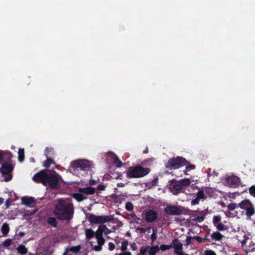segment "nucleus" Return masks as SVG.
<instances>
[{
	"instance_id": "obj_62",
	"label": "nucleus",
	"mask_w": 255,
	"mask_h": 255,
	"mask_svg": "<svg viewBox=\"0 0 255 255\" xmlns=\"http://www.w3.org/2000/svg\"><path fill=\"white\" fill-rule=\"evenodd\" d=\"M143 153H148V148H146V149L144 150L143 151Z\"/></svg>"
},
{
	"instance_id": "obj_59",
	"label": "nucleus",
	"mask_w": 255,
	"mask_h": 255,
	"mask_svg": "<svg viewBox=\"0 0 255 255\" xmlns=\"http://www.w3.org/2000/svg\"><path fill=\"white\" fill-rule=\"evenodd\" d=\"M137 230L140 231L142 233H145L146 232V229L143 228H138Z\"/></svg>"
},
{
	"instance_id": "obj_22",
	"label": "nucleus",
	"mask_w": 255,
	"mask_h": 255,
	"mask_svg": "<svg viewBox=\"0 0 255 255\" xmlns=\"http://www.w3.org/2000/svg\"><path fill=\"white\" fill-rule=\"evenodd\" d=\"M159 251V248L158 246L149 247L148 250L149 255H155Z\"/></svg>"
},
{
	"instance_id": "obj_38",
	"label": "nucleus",
	"mask_w": 255,
	"mask_h": 255,
	"mask_svg": "<svg viewBox=\"0 0 255 255\" xmlns=\"http://www.w3.org/2000/svg\"><path fill=\"white\" fill-rule=\"evenodd\" d=\"M149 249V246H148L141 247L140 250V254L141 255H144L146 253V252L148 251Z\"/></svg>"
},
{
	"instance_id": "obj_14",
	"label": "nucleus",
	"mask_w": 255,
	"mask_h": 255,
	"mask_svg": "<svg viewBox=\"0 0 255 255\" xmlns=\"http://www.w3.org/2000/svg\"><path fill=\"white\" fill-rule=\"evenodd\" d=\"M53 152V148L46 147L44 150V155L46 157V160L44 161L43 165L46 168H49L51 164L55 163L54 160L49 156V153Z\"/></svg>"
},
{
	"instance_id": "obj_63",
	"label": "nucleus",
	"mask_w": 255,
	"mask_h": 255,
	"mask_svg": "<svg viewBox=\"0 0 255 255\" xmlns=\"http://www.w3.org/2000/svg\"><path fill=\"white\" fill-rule=\"evenodd\" d=\"M126 236H128V237H130V236H131V234H130V232H127V233H126Z\"/></svg>"
},
{
	"instance_id": "obj_32",
	"label": "nucleus",
	"mask_w": 255,
	"mask_h": 255,
	"mask_svg": "<svg viewBox=\"0 0 255 255\" xmlns=\"http://www.w3.org/2000/svg\"><path fill=\"white\" fill-rule=\"evenodd\" d=\"M128 245V242L127 240H125L122 243L121 250L123 252H125L127 250V247Z\"/></svg>"
},
{
	"instance_id": "obj_25",
	"label": "nucleus",
	"mask_w": 255,
	"mask_h": 255,
	"mask_svg": "<svg viewBox=\"0 0 255 255\" xmlns=\"http://www.w3.org/2000/svg\"><path fill=\"white\" fill-rule=\"evenodd\" d=\"M18 253L22 255H25L27 253V249L25 246L21 245L17 248Z\"/></svg>"
},
{
	"instance_id": "obj_37",
	"label": "nucleus",
	"mask_w": 255,
	"mask_h": 255,
	"mask_svg": "<svg viewBox=\"0 0 255 255\" xmlns=\"http://www.w3.org/2000/svg\"><path fill=\"white\" fill-rule=\"evenodd\" d=\"M204 216H200L194 218L192 220L195 222L201 223L204 220Z\"/></svg>"
},
{
	"instance_id": "obj_36",
	"label": "nucleus",
	"mask_w": 255,
	"mask_h": 255,
	"mask_svg": "<svg viewBox=\"0 0 255 255\" xmlns=\"http://www.w3.org/2000/svg\"><path fill=\"white\" fill-rule=\"evenodd\" d=\"M238 207V205H237L234 203H231L227 206L228 209L230 211H233Z\"/></svg>"
},
{
	"instance_id": "obj_23",
	"label": "nucleus",
	"mask_w": 255,
	"mask_h": 255,
	"mask_svg": "<svg viewBox=\"0 0 255 255\" xmlns=\"http://www.w3.org/2000/svg\"><path fill=\"white\" fill-rule=\"evenodd\" d=\"M211 238L215 241H220L224 237L220 232H214L211 236Z\"/></svg>"
},
{
	"instance_id": "obj_31",
	"label": "nucleus",
	"mask_w": 255,
	"mask_h": 255,
	"mask_svg": "<svg viewBox=\"0 0 255 255\" xmlns=\"http://www.w3.org/2000/svg\"><path fill=\"white\" fill-rule=\"evenodd\" d=\"M198 199H206V196L205 194L202 190H199L197 193V197Z\"/></svg>"
},
{
	"instance_id": "obj_64",
	"label": "nucleus",
	"mask_w": 255,
	"mask_h": 255,
	"mask_svg": "<svg viewBox=\"0 0 255 255\" xmlns=\"http://www.w3.org/2000/svg\"><path fill=\"white\" fill-rule=\"evenodd\" d=\"M188 171H187V170L186 169V170H183V173H184V174H185V175H187L188 174H187V172Z\"/></svg>"
},
{
	"instance_id": "obj_18",
	"label": "nucleus",
	"mask_w": 255,
	"mask_h": 255,
	"mask_svg": "<svg viewBox=\"0 0 255 255\" xmlns=\"http://www.w3.org/2000/svg\"><path fill=\"white\" fill-rule=\"evenodd\" d=\"M12 157V154L10 151H3L0 149V163L5 159L10 160Z\"/></svg>"
},
{
	"instance_id": "obj_20",
	"label": "nucleus",
	"mask_w": 255,
	"mask_h": 255,
	"mask_svg": "<svg viewBox=\"0 0 255 255\" xmlns=\"http://www.w3.org/2000/svg\"><path fill=\"white\" fill-rule=\"evenodd\" d=\"M1 231L3 236H6L9 231V225L7 223H4L1 228Z\"/></svg>"
},
{
	"instance_id": "obj_40",
	"label": "nucleus",
	"mask_w": 255,
	"mask_h": 255,
	"mask_svg": "<svg viewBox=\"0 0 255 255\" xmlns=\"http://www.w3.org/2000/svg\"><path fill=\"white\" fill-rule=\"evenodd\" d=\"M152 231V234L151 235V240L152 242H154L157 239V230L155 229H153Z\"/></svg>"
},
{
	"instance_id": "obj_34",
	"label": "nucleus",
	"mask_w": 255,
	"mask_h": 255,
	"mask_svg": "<svg viewBox=\"0 0 255 255\" xmlns=\"http://www.w3.org/2000/svg\"><path fill=\"white\" fill-rule=\"evenodd\" d=\"M125 208L128 211H131L133 210V206L131 202H128L126 203Z\"/></svg>"
},
{
	"instance_id": "obj_6",
	"label": "nucleus",
	"mask_w": 255,
	"mask_h": 255,
	"mask_svg": "<svg viewBox=\"0 0 255 255\" xmlns=\"http://www.w3.org/2000/svg\"><path fill=\"white\" fill-rule=\"evenodd\" d=\"M114 220L113 216H96L93 214H90L88 221L93 224H104Z\"/></svg>"
},
{
	"instance_id": "obj_16",
	"label": "nucleus",
	"mask_w": 255,
	"mask_h": 255,
	"mask_svg": "<svg viewBox=\"0 0 255 255\" xmlns=\"http://www.w3.org/2000/svg\"><path fill=\"white\" fill-rule=\"evenodd\" d=\"M78 192L86 195H94L95 193V189L94 188L91 187L79 188Z\"/></svg>"
},
{
	"instance_id": "obj_12",
	"label": "nucleus",
	"mask_w": 255,
	"mask_h": 255,
	"mask_svg": "<svg viewBox=\"0 0 255 255\" xmlns=\"http://www.w3.org/2000/svg\"><path fill=\"white\" fill-rule=\"evenodd\" d=\"M8 160L7 162L3 163L1 166L0 170L1 174L4 176V174H8L11 173L14 168L13 165L9 162Z\"/></svg>"
},
{
	"instance_id": "obj_60",
	"label": "nucleus",
	"mask_w": 255,
	"mask_h": 255,
	"mask_svg": "<svg viewBox=\"0 0 255 255\" xmlns=\"http://www.w3.org/2000/svg\"><path fill=\"white\" fill-rule=\"evenodd\" d=\"M125 186V184L123 183H118L117 184V187H124Z\"/></svg>"
},
{
	"instance_id": "obj_28",
	"label": "nucleus",
	"mask_w": 255,
	"mask_h": 255,
	"mask_svg": "<svg viewBox=\"0 0 255 255\" xmlns=\"http://www.w3.org/2000/svg\"><path fill=\"white\" fill-rule=\"evenodd\" d=\"M95 237H96V238L103 237L104 232L102 230L101 225L99 226L97 231H96V232H95Z\"/></svg>"
},
{
	"instance_id": "obj_50",
	"label": "nucleus",
	"mask_w": 255,
	"mask_h": 255,
	"mask_svg": "<svg viewBox=\"0 0 255 255\" xmlns=\"http://www.w3.org/2000/svg\"><path fill=\"white\" fill-rule=\"evenodd\" d=\"M199 201L200 200L196 197L195 199L192 200L191 204L192 205H197L199 204Z\"/></svg>"
},
{
	"instance_id": "obj_30",
	"label": "nucleus",
	"mask_w": 255,
	"mask_h": 255,
	"mask_svg": "<svg viewBox=\"0 0 255 255\" xmlns=\"http://www.w3.org/2000/svg\"><path fill=\"white\" fill-rule=\"evenodd\" d=\"M81 249V246L80 245H78L76 246H73L68 248V250L70 252H72L73 253H78Z\"/></svg>"
},
{
	"instance_id": "obj_49",
	"label": "nucleus",
	"mask_w": 255,
	"mask_h": 255,
	"mask_svg": "<svg viewBox=\"0 0 255 255\" xmlns=\"http://www.w3.org/2000/svg\"><path fill=\"white\" fill-rule=\"evenodd\" d=\"M193 212L194 213V214L195 215H196L198 214L201 215V216H204V217L206 215V214L204 213V211H199L198 210H196V211H194Z\"/></svg>"
},
{
	"instance_id": "obj_51",
	"label": "nucleus",
	"mask_w": 255,
	"mask_h": 255,
	"mask_svg": "<svg viewBox=\"0 0 255 255\" xmlns=\"http://www.w3.org/2000/svg\"><path fill=\"white\" fill-rule=\"evenodd\" d=\"M108 246H109V250L111 251H113L115 248V245L112 242H110L108 244Z\"/></svg>"
},
{
	"instance_id": "obj_21",
	"label": "nucleus",
	"mask_w": 255,
	"mask_h": 255,
	"mask_svg": "<svg viewBox=\"0 0 255 255\" xmlns=\"http://www.w3.org/2000/svg\"><path fill=\"white\" fill-rule=\"evenodd\" d=\"M47 223L53 228H55L57 226V220L54 217H48L47 220Z\"/></svg>"
},
{
	"instance_id": "obj_55",
	"label": "nucleus",
	"mask_w": 255,
	"mask_h": 255,
	"mask_svg": "<svg viewBox=\"0 0 255 255\" xmlns=\"http://www.w3.org/2000/svg\"><path fill=\"white\" fill-rule=\"evenodd\" d=\"M130 247L131 249L133 251H136L137 250V245L135 243H133L130 245Z\"/></svg>"
},
{
	"instance_id": "obj_9",
	"label": "nucleus",
	"mask_w": 255,
	"mask_h": 255,
	"mask_svg": "<svg viewBox=\"0 0 255 255\" xmlns=\"http://www.w3.org/2000/svg\"><path fill=\"white\" fill-rule=\"evenodd\" d=\"M48 174V173L46 170H41L33 176L32 179L35 182L42 183L43 185H45L46 180Z\"/></svg>"
},
{
	"instance_id": "obj_46",
	"label": "nucleus",
	"mask_w": 255,
	"mask_h": 255,
	"mask_svg": "<svg viewBox=\"0 0 255 255\" xmlns=\"http://www.w3.org/2000/svg\"><path fill=\"white\" fill-rule=\"evenodd\" d=\"M5 176H4V181L5 182H8L12 179V176L9 173L8 174H5Z\"/></svg>"
},
{
	"instance_id": "obj_11",
	"label": "nucleus",
	"mask_w": 255,
	"mask_h": 255,
	"mask_svg": "<svg viewBox=\"0 0 255 255\" xmlns=\"http://www.w3.org/2000/svg\"><path fill=\"white\" fill-rule=\"evenodd\" d=\"M171 248L174 249V253L179 255L183 253V244L178 239H174L171 244Z\"/></svg>"
},
{
	"instance_id": "obj_39",
	"label": "nucleus",
	"mask_w": 255,
	"mask_h": 255,
	"mask_svg": "<svg viewBox=\"0 0 255 255\" xmlns=\"http://www.w3.org/2000/svg\"><path fill=\"white\" fill-rule=\"evenodd\" d=\"M159 250H161L162 251H165L166 250H169L171 248V244L170 245H166L162 244L160 245V247H159Z\"/></svg>"
},
{
	"instance_id": "obj_57",
	"label": "nucleus",
	"mask_w": 255,
	"mask_h": 255,
	"mask_svg": "<svg viewBox=\"0 0 255 255\" xmlns=\"http://www.w3.org/2000/svg\"><path fill=\"white\" fill-rule=\"evenodd\" d=\"M70 252L69 250H68V248H66L65 249V251L63 254V255H70L68 254V252Z\"/></svg>"
},
{
	"instance_id": "obj_24",
	"label": "nucleus",
	"mask_w": 255,
	"mask_h": 255,
	"mask_svg": "<svg viewBox=\"0 0 255 255\" xmlns=\"http://www.w3.org/2000/svg\"><path fill=\"white\" fill-rule=\"evenodd\" d=\"M85 235L87 239H91L95 237V233L92 229H86Z\"/></svg>"
},
{
	"instance_id": "obj_58",
	"label": "nucleus",
	"mask_w": 255,
	"mask_h": 255,
	"mask_svg": "<svg viewBox=\"0 0 255 255\" xmlns=\"http://www.w3.org/2000/svg\"><path fill=\"white\" fill-rule=\"evenodd\" d=\"M89 183L90 185H94L96 184V181L94 180L91 179L90 180Z\"/></svg>"
},
{
	"instance_id": "obj_45",
	"label": "nucleus",
	"mask_w": 255,
	"mask_h": 255,
	"mask_svg": "<svg viewBox=\"0 0 255 255\" xmlns=\"http://www.w3.org/2000/svg\"><path fill=\"white\" fill-rule=\"evenodd\" d=\"M185 166H186V170L188 171L195 169V167H196L195 165H194L193 164H187V165H185Z\"/></svg>"
},
{
	"instance_id": "obj_27",
	"label": "nucleus",
	"mask_w": 255,
	"mask_h": 255,
	"mask_svg": "<svg viewBox=\"0 0 255 255\" xmlns=\"http://www.w3.org/2000/svg\"><path fill=\"white\" fill-rule=\"evenodd\" d=\"M18 160L20 162L23 161L24 159V150L23 148H20L18 150Z\"/></svg>"
},
{
	"instance_id": "obj_48",
	"label": "nucleus",
	"mask_w": 255,
	"mask_h": 255,
	"mask_svg": "<svg viewBox=\"0 0 255 255\" xmlns=\"http://www.w3.org/2000/svg\"><path fill=\"white\" fill-rule=\"evenodd\" d=\"M93 249L97 252L101 251L102 250V247L98 244V245L93 247Z\"/></svg>"
},
{
	"instance_id": "obj_54",
	"label": "nucleus",
	"mask_w": 255,
	"mask_h": 255,
	"mask_svg": "<svg viewBox=\"0 0 255 255\" xmlns=\"http://www.w3.org/2000/svg\"><path fill=\"white\" fill-rule=\"evenodd\" d=\"M192 237H190V236H188L186 238V245H190L191 244V239H192Z\"/></svg>"
},
{
	"instance_id": "obj_35",
	"label": "nucleus",
	"mask_w": 255,
	"mask_h": 255,
	"mask_svg": "<svg viewBox=\"0 0 255 255\" xmlns=\"http://www.w3.org/2000/svg\"><path fill=\"white\" fill-rule=\"evenodd\" d=\"M221 220V217L220 215L214 216L213 218V222L214 225H216V224L220 223Z\"/></svg>"
},
{
	"instance_id": "obj_7",
	"label": "nucleus",
	"mask_w": 255,
	"mask_h": 255,
	"mask_svg": "<svg viewBox=\"0 0 255 255\" xmlns=\"http://www.w3.org/2000/svg\"><path fill=\"white\" fill-rule=\"evenodd\" d=\"M238 207L246 211V215L247 217H250L255 213V208L254 206L249 199H245L242 201L238 204Z\"/></svg>"
},
{
	"instance_id": "obj_53",
	"label": "nucleus",
	"mask_w": 255,
	"mask_h": 255,
	"mask_svg": "<svg viewBox=\"0 0 255 255\" xmlns=\"http://www.w3.org/2000/svg\"><path fill=\"white\" fill-rule=\"evenodd\" d=\"M205 255H216V254L213 251L209 250L206 252Z\"/></svg>"
},
{
	"instance_id": "obj_42",
	"label": "nucleus",
	"mask_w": 255,
	"mask_h": 255,
	"mask_svg": "<svg viewBox=\"0 0 255 255\" xmlns=\"http://www.w3.org/2000/svg\"><path fill=\"white\" fill-rule=\"evenodd\" d=\"M216 226L217 229L219 231H224L226 229L225 227V226L221 222H220L217 225H215Z\"/></svg>"
},
{
	"instance_id": "obj_47",
	"label": "nucleus",
	"mask_w": 255,
	"mask_h": 255,
	"mask_svg": "<svg viewBox=\"0 0 255 255\" xmlns=\"http://www.w3.org/2000/svg\"><path fill=\"white\" fill-rule=\"evenodd\" d=\"M130 216L134 220L136 223H138V221L140 220V218L137 217L134 213L130 214Z\"/></svg>"
},
{
	"instance_id": "obj_17",
	"label": "nucleus",
	"mask_w": 255,
	"mask_h": 255,
	"mask_svg": "<svg viewBox=\"0 0 255 255\" xmlns=\"http://www.w3.org/2000/svg\"><path fill=\"white\" fill-rule=\"evenodd\" d=\"M21 202L23 204L31 207L32 204L35 203L36 200L32 197H24L21 198Z\"/></svg>"
},
{
	"instance_id": "obj_43",
	"label": "nucleus",
	"mask_w": 255,
	"mask_h": 255,
	"mask_svg": "<svg viewBox=\"0 0 255 255\" xmlns=\"http://www.w3.org/2000/svg\"><path fill=\"white\" fill-rule=\"evenodd\" d=\"M96 239L97 240L98 244L102 247L103 245H104V244L105 243V239L103 237L98 238H96Z\"/></svg>"
},
{
	"instance_id": "obj_3",
	"label": "nucleus",
	"mask_w": 255,
	"mask_h": 255,
	"mask_svg": "<svg viewBox=\"0 0 255 255\" xmlns=\"http://www.w3.org/2000/svg\"><path fill=\"white\" fill-rule=\"evenodd\" d=\"M190 183V179L188 178L181 179L179 181L173 179L169 182V188L174 195H177L182 192L184 187L189 185Z\"/></svg>"
},
{
	"instance_id": "obj_33",
	"label": "nucleus",
	"mask_w": 255,
	"mask_h": 255,
	"mask_svg": "<svg viewBox=\"0 0 255 255\" xmlns=\"http://www.w3.org/2000/svg\"><path fill=\"white\" fill-rule=\"evenodd\" d=\"M114 163L117 167H121L123 166V162L117 156L114 159Z\"/></svg>"
},
{
	"instance_id": "obj_26",
	"label": "nucleus",
	"mask_w": 255,
	"mask_h": 255,
	"mask_svg": "<svg viewBox=\"0 0 255 255\" xmlns=\"http://www.w3.org/2000/svg\"><path fill=\"white\" fill-rule=\"evenodd\" d=\"M82 194L79 192V193H75L73 195V197L78 202H81L85 199V198Z\"/></svg>"
},
{
	"instance_id": "obj_8",
	"label": "nucleus",
	"mask_w": 255,
	"mask_h": 255,
	"mask_svg": "<svg viewBox=\"0 0 255 255\" xmlns=\"http://www.w3.org/2000/svg\"><path fill=\"white\" fill-rule=\"evenodd\" d=\"M45 186H48L52 189H56L59 187V180L55 172L48 174Z\"/></svg>"
},
{
	"instance_id": "obj_15",
	"label": "nucleus",
	"mask_w": 255,
	"mask_h": 255,
	"mask_svg": "<svg viewBox=\"0 0 255 255\" xmlns=\"http://www.w3.org/2000/svg\"><path fill=\"white\" fill-rule=\"evenodd\" d=\"M157 213L153 210H149L145 213V220L148 222H153L157 219Z\"/></svg>"
},
{
	"instance_id": "obj_10",
	"label": "nucleus",
	"mask_w": 255,
	"mask_h": 255,
	"mask_svg": "<svg viewBox=\"0 0 255 255\" xmlns=\"http://www.w3.org/2000/svg\"><path fill=\"white\" fill-rule=\"evenodd\" d=\"M164 212L169 215H180L183 213L180 207L171 205L167 206L164 209Z\"/></svg>"
},
{
	"instance_id": "obj_19",
	"label": "nucleus",
	"mask_w": 255,
	"mask_h": 255,
	"mask_svg": "<svg viewBox=\"0 0 255 255\" xmlns=\"http://www.w3.org/2000/svg\"><path fill=\"white\" fill-rule=\"evenodd\" d=\"M158 182V178L157 177H156L153 180H152L150 182L146 183L145 184V186L148 189L152 188V187L156 186L157 185Z\"/></svg>"
},
{
	"instance_id": "obj_4",
	"label": "nucleus",
	"mask_w": 255,
	"mask_h": 255,
	"mask_svg": "<svg viewBox=\"0 0 255 255\" xmlns=\"http://www.w3.org/2000/svg\"><path fill=\"white\" fill-rule=\"evenodd\" d=\"M187 164H190V162L184 157L178 156L169 158L165 163V166L170 170L176 169L187 165Z\"/></svg>"
},
{
	"instance_id": "obj_5",
	"label": "nucleus",
	"mask_w": 255,
	"mask_h": 255,
	"mask_svg": "<svg viewBox=\"0 0 255 255\" xmlns=\"http://www.w3.org/2000/svg\"><path fill=\"white\" fill-rule=\"evenodd\" d=\"M92 166V162L86 159H79L73 161L71 163V166L74 170L80 169L82 170H89Z\"/></svg>"
},
{
	"instance_id": "obj_41",
	"label": "nucleus",
	"mask_w": 255,
	"mask_h": 255,
	"mask_svg": "<svg viewBox=\"0 0 255 255\" xmlns=\"http://www.w3.org/2000/svg\"><path fill=\"white\" fill-rule=\"evenodd\" d=\"M102 230L106 235H108L111 233V230L108 229L105 225H101Z\"/></svg>"
},
{
	"instance_id": "obj_44",
	"label": "nucleus",
	"mask_w": 255,
	"mask_h": 255,
	"mask_svg": "<svg viewBox=\"0 0 255 255\" xmlns=\"http://www.w3.org/2000/svg\"><path fill=\"white\" fill-rule=\"evenodd\" d=\"M249 193L251 195L255 197V186H252L249 188Z\"/></svg>"
},
{
	"instance_id": "obj_29",
	"label": "nucleus",
	"mask_w": 255,
	"mask_h": 255,
	"mask_svg": "<svg viewBox=\"0 0 255 255\" xmlns=\"http://www.w3.org/2000/svg\"><path fill=\"white\" fill-rule=\"evenodd\" d=\"M193 239L196 240L199 243L206 242H210L209 239L207 238H201L198 236L194 237Z\"/></svg>"
},
{
	"instance_id": "obj_52",
	"label": "nucleus",
	"mask_w": 255,
	"mask_h": 255,
	"mask_svg": "<svg viewBox=\"0 0 255 255\" xmlns=\"http://www.w3.org/2000/svg\"><path fill=\"white\" fill-rule=\"evenodd\" d=\"M106 188V186L103 185V184H99L98 186H97V190H100V191H103V190H105Z\"/></svg>"
},
{
	"instance_id": "obj_2",
	"label": "nucleus",
	"mask_w": 255,
	"mask_h": 255,
	"mask_svg": "<svg viewBox=\"0 0 255 255\" xmlns=\"http://www.w3.org/2000/svg\"><path fill=\"white\" fill-rule=\"evenodd\" d=\"M150 172L149 168H145L141 165H137L129 167L127 173V176L130 178H141L147 175Z\"/></svg>"
},
{
	"instance_id": "obj_61",
	"label": "nucleus",
	"mask_w": 255,
	"mask_h": 255,
	"mask_svg": "<svg viewBox=\"0 0 255 255\" xmlns=\"http://www.w3.org/2000/svg\"><path fill=\"white\" fill-rule=\"evenodd\" d=\"M3 199L0 197V205H1L3 203Z\"/></svg>"
},
{
	"instance_id": "obj_13",
	"label": "nucleus",
	"mask_w": 255,
	"mask_h": 255,
	"mask_svg": "<svg viewBox=\"0 0 255 255\" xmlns=\"http://www.w3.org/2000/svg\"><path fill=\"white\" fill-rule=\"evenodd\" d=\"M225 180L226 184L229 187H237L240 184V178L236 176H228Z\"/></svg>"
},
{
	"instance_id": "obj_56",
	"label": "nucleus",
	"mask_w": 255,
	"mask_h": 255,
	"mask_svg": "<svg viewBox=\"0 0 255 255\" xmlns=\"http://www.w3.org/2000/svg\"><path fill=\"white\" fill-rule=\"evenodd\" d=\"M118 255H131V254L129 252H124V253H120Z\"/></svg>"
},
{
	"instance_id": "obj_1",
	"label": "nucleus",
	"mask_w": 255,
	"mask_h": 255,
	"mask_svg": "<svg viewBox=\"0 0 255 255\" xmlns=\"http://www.w3.org/2000/svg\"><path fill=\"white\" fill-rule=\"evenodd\" d=\"M53 213L56 218L60 221H70L74 214V207L71 200L58 199Z\"/></svg>"
}]
</instances>
